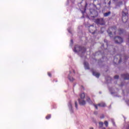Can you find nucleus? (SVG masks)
Listing matches in <instances>:
<instances>
[{
  "instance_id": "9",
  "label": "nucleus",
  "mask_w": 129,
  "mask_h": 129,
  "mask_svg": "<svg viewBox=\"0 0 129 129\" xmlns=\"http://www.w3.org/2000/svg\"><path fill=\"white\" fill-rule=\"evenodd\" d=\"M99 126L100 128H101V127H102V126H103V122H99Z\"/></svg>"
},
{
  "instance_id": "10",
  "label": "nucleus",
  "mask_w": 129,
  "mask_h": 129,
  "mask_svg": "<svg viewBox=\"0 0 129 129\" xmlns=\"http://www.w3.org/2000/svg\"><path fill=\"white\" fill-rule=\"evenodd\" d=\"M69 79L70 81H74V78L72 77H70V76H69Z\"/></svg>"
},
{
  "instance_id": "13",
  "label": "nucleus",
  "mask_w": 129,
  "mask_h": 129,
  "mask_svg": "<svg viewBox=\"0 0 129 129\" xmlns=\"http://www.w3.org/2000/svg\"><path fill=\"white\" fill-rule=\"evenodd\" d=\"M46 119H49V118H51V115H48L46 117Z\"/></svg>"
},
{
  "instance_id": "5",
  "label": "nucleus",
  "mask_w": 129,
  "mask_h": 129,
  "mask_svg": "<svg viewBox=\"0 0 129 129\" xmlns=\"http://www.w3.org/2000/svg\"><path fill=\"white\" fill-rule=\"evenodd\" d=\"M96 109H98V108H97V106H100V107H104V106H106L105 103L102 102V103H100L99 104H98V105H94Z\"/></svg>"
},
{
  "instance_id": "11",
  "label": "nucleus",
  "mask_w": 129,
  "mask_h": 129,
  "mask_svg": "<svg viewBox=\"0 0 129 129\" xmlns=\"http://www.w3.org/2000/svg\"><path fill=\"white\" fill-rule=\"evenodd\" d=\"M87 101H88V102L89 103H91V100L90 99V98H89V97H87Z\"/></svg>"
},
{
  "instance_id": "3",
  "label": "nucleus",
  "mask_w": 129,
  "mask_h": 129,
  "mask_svg": "<svg viewBox=\"0 0 129 129\" xmlns=\"http://www.w3.org/2000/svg\"><path fill=\"white\" fill-rule=\"evenodd\" d=\"M115 42L117 44H120V43H122V38L119 37H115Z\"/></svg>"
},
{
  "instance_id": "23",
  "label": "nucleus",
  "mask_w": 129,
  "mask_h": 129,
  "mask_svg": "<svg viewBox=\"0 0 129 129\" xmlns=\"http://www.w3.org/2000/svg\"><path fill=\"white\" fill-rule=\"evenodd\" d=\"M102 129H105V127H103L102 128Z\"/></svg>"
},
{
  "instance_id": "14",
  "label": "nucleus",
  "mask_w": 129,
  "mask_h": 129,
  "mask_svg": "<svg viewBox=\"0 0 129 129\" xmlns=\"http://www.w3.org/2000/svg\"><path fill=\"white\" fill-rule=\"evenodd\" d=\"M107 32H108V33L109 36H110V37H111V36L110 35H111V34H112V32H109V30H108Z\"/></svg>"
},
{
  "instance_id": "26",
  "label": "nucleus",
  "mask_w": 129,
  "mask_h": 129,
  "mask_svg": "<svg viewBox=\"0 0 129 129\" xmlns=\"http://www.w3.org/2000/svg\"><path fill=\"white\" fill-rule=\"evenodd\" d=\"M124 22H126V21H125Z\"/></svg>"
},
{
  "instance_id": "22",
  "label": "nucleus",
  "mask_w": 129,
  "mask_h": 129,
  "mask_svg": "<svg viewBox=\"0 0 129 129\" xmlns=\"http://www.w3.org/2000/svg\"><path fill=\"white\" fill-rule=\"evenodd\" d=\"M90 129H93V127H90Z\"/></svg>"
},
{
  "instance_id": "24",
  "label": "nucleus",
  "mask_w": 129,
  "mask_h": 129,
  "mask_svg": "<svg viewBox=\"0 0 129 129\" xmlns=\"http://www.w3.org/2000/svg\"><path fill=\"white\" fill-rule=\"evenodd\" d=\"M94 113H95V114H97V113L95 112Z\"/></svg>"
},
{
  "instance_id": "6",
  "label": "nucleus",
  "mask_w": 129,
  "mask_h": 129,
  "mask_svg": "<svg viewBox=\"0 0 129 129\" xmlns=\"http://www.w3.org/2000/svg\"><path fill=\"white\" fill-rule=\"evenodd\" d=\"M84 66H85V69H89V66L88 65V62H85Z\"/></svg>"
},
{
  "instance_id": "8",
  "label": "nucleus",
  "mask_w": 129,
  "mask_h": 129,
  "mask_svg": "<svg viewBox=\"0 0 129 129\" xmlns=\"http://www.w3.org/2000/svg\"><path fill=\"white\" fill-rule=\"evenodd\" d=\"M110 14H111L110 12H109L104 13V16L105 17H108V16H109V15H110Z\"/></svg>"
},
{
  "instance_id": "15",
  "label": "nucleus",
  "mask_w": 129,
  "mask_h": 129,
  "mask_svg": "<svg viewBox=\"0 0 129 129\" xmlns=\"http://www.w3.org/2000/svg\"><path fill=\"white\" fill-rule=\"evenodd\" d=\"M69 106L71 109L72 108V104H71V103L69 104Z\"/></svg>"
},
{
  "instance_id": "18",
  "label": "nucleus",
  "mask_w": 129,
  "mask_h": 129,
  "mask_svg": "<svg viewBox=\"0 0 129 129\" xmlns=\"http://www.w3.org/2000/svg\"><path fill=\"white\" fill-rule=\"evenodd\" d=\"M75 105H76V108H77V102H75Z\"/></svg>"
},
{
  "instance_id": "28",
  "label": "nucleus",
  "mask_w": 129,
  "mask_h": 129,
  "mask_svg": "<svg viewBox=\"0 0 129 129\" xmlns=\"http://www.w3.org/2000/svg\"><path fill=\"white\" fill-rule=\"evenodd\" d=\"M119 62H120V61Z\"/></svg>"
},
{
  "instance_id": "20",
  "label": "nucleus",
  "mask_w": 129,
  "mask_h": 129,
  "mask_svg": "<svg viewBox=\"0 0 129 129\" xmlns=\"http://www.w3.org/2000/svg\"><path fill=\"white\" fill-rule=\"evenodd\" d=\"M48 75L50 77L51 76V74L50 73H48Z\"/></svg>"
},
{
  "instance_id": "25",
  "label": "nucleus",
  "mask_w": 129,
  "mask_h": 129,
  "mask_svg": "<svg viewBox=\"0 0 129 129\" xmlns=\"http://www.w3.org/2000/svg\"><path fill=\"white\" fill-rule=\"evenodd\" d=\"M127 129H129V126H128V127L127 128Z\"/></svg>"
},
{
  "instance_id": "7",
  "label": "nucleus",
  "mask_w": 129,
  "mask_h": 129,
  "mask_svg": "<svg viewBox=\"0 0 129 129\" xmlns=\"http://www.w3.org/2000/svg\"><path fill=\"white\" fill-rule=\"evenodd\" d=\"M93 75H94V76H96V77L98 78L99 77V74L97 73H95L94 72H93Z\"/></svg>"
},
{
  "instance_id": "4",
  "label": "nucleus",
  "mask_w": 129,
  "mask_h": 129,
  "mask_svg": "<svg viewBox=\"0 0 129 129\" xmlns=\"http://www.w3.org/2000/svg\"><path fill=\"white\" fill-rule=\"evenodd\" d=\"M96 23L100 25H104V20L103 18L98 19L96 20Z\"/></svg>"
},
{
  "instance_id": "16",
  "label": "nucleus",
  "mask_w": 129,
  "mask_h": 129,
  "mask_svg": "<svg viewBox=\"0 0 129 129\" xmlns=\"http://www.w3.org/2000/svg\"><path fill=\"white\" fill-rule=\"evenodd\" d=\"M114 79H118V76H115L114 77Z\"/></svg>"
},
{
  "instance_id": "2",
  "label": "nucleus",
  "mask_w": 129,
  "mask_h": 129,
  "mask_svg": "<svg viewBox=\"0 0 129 129\" xmlns=\"http://www.w3.org/2000/svg\"><path fill=\"white\" fill-rule=\"evenodd\" d=\"M74 52H82V53H84L86 51L85 48H81L80 46H77L75 47L74 49Z\"/></svg>"
},
{
  "instance_id": "27",
  "label": "nucleus",
  "mask_w": 129,
  "mask_h": 129,
  "mask_svg": "<svg viewBox=\"0 0 129 129\" xmlns=\"http://www.w3.org/2000/svg\"><path fill=\"white\" fill-rule=\"evenodd\" d=\"M93 34H94V32H93Z\"/></svg>"
},
{
  "instance_id": "21",
  "label": "nucleus",
  "mask_w": 129,
  "mask_h": 129,
  "mask_svg": "<svg viewBox=\"0 0 129 129\" xmlns=\"http://www.w3.org/2000/svg\"><path fill=\"white\" fill-rule=\"evenodd\" d=\"M109 31H112V28H110Z\"/></svg>"
},
{
  "instance_id": "12",
  "label": "nucleus",
  "mask_w": 129,
  "mask_h": 129,
  "mask_svg": "<svg viewBox=\"0 0 129 129\" xmlns=\"http://www.w3.org/2000/svg\"><path fill=\"white\" fill-rule=\"evenodd\" d=\"M104 124L106 126H108V122H107V121H105Z\"/></svg>"
},
{
  "instance_id": "17",
  "label": "nucleus",
  "mask_w": 129,
  "mask_h": 129,
  "mask_svg": "<svg viewBox=\"0 0 129 129\" xmlns=\"http://www.w3.org/2000/svg\"><path fill=\"white\" fill-rule=\"evenodd\" d=\"M111 120H112V122L113 123V124H114L115 123H114V121H113V119H112Z\"/></svg>"
},
{
  "instance_id": "19",
  "label": "nucleus",
  "mask_w": 129,
  "mask_h": 129,
  "mask_svg": "<svg viewBox=\"0 0 129 129\" xmlns=\"http://www.w3.org/2000/svg\"><path fill=\"white\" fill-rule=\"evenodd\" d=\"M125 18H126V16H123L122 20H123V19H125Z\"/></svg>"
},
{
  "instance_id": "1",
  "label": "nucleus",
  "mask_w": 129,
  "mask_h": 129,
  "mask_svg": "<svg viewBox=\"0 0 129 129\" xmlns=\"http://www.w3.org/2000/svg\"><path fill=\"white\" fill-rule=\"evenodd\" d=\"M80 98L81 99H79V103L81 105H84L86 104V102L84 100V98H85V94L84 93H82L80 94Z\"/></svg>"
}]
</instances>
